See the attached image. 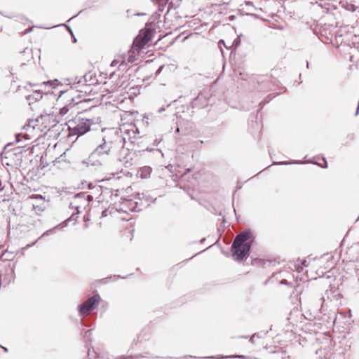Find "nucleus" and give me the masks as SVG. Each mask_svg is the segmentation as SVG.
Instances as JSON below:
<instances>
[{
	"label": "nucleus",
	"mask_w": 359,
	"mask_h": 359,
	"mask_svg": "<svg viewBox=\"0 0 359 359\" xmlns=\"http://www.w3.org/2000/svg\"><path fill=\"white\" fill-rule=\"evenodd\" d=\"M112 142L107 141L106 137H102V143L90 154L88 158L83 160V164L93 167L101 166L104 161L109 158Z\"/></svg>",
	"instance_id": "nucleus-2"
},
{
	"label": "nucleus",
	"mask_w": 359,
	"mask_h": 359,
	"mask_svg": "<svg viewBox=\"0 0 359 359\" xmlns=\"http://www.w3.org/2000/svg\"><path fill=\"white\" fill-rule=\"evenodd\" d=\"M88 346V344L87 345ZM86 359H105L103 355H97V353L93 350L91 351L90 348L88 346V357Z\"/></svg>",
	"instance_id": "nucleus-17"
},
{
	"label": "nucleus",
	"mask_w": 359,
	"mask_h": 359,
	"mask_svg": "<svg viewBox=\"0 0 359 359\" xmlns=\"http://www.w3.org/2000/svg\"><path fill=\"white\" fill-rule=\"evenodd\" d=\"M87 199L88 201H91L93 200V196L90 195H88Z\"/></svg>",
	"instance_id": "nucleus-33"
},
{
	"label": "nucleus",
	"mask_w": 359,
	"mask_h": 359,
	"mask_svg": "<svg viewBox=\"0 0 359 359\" xmlns=\"http://www.w3.org/2000/svg\"><path fill=\"white\" fill-rule=\"evenodd\" d=\"M325 299L323 297H320L318 299L311 297L308 302V306L310 310L315 314L323 313V302Z\"/></svg>",
	"instance_id": "nucleus-14"
},
{
	"label": "nucleus",
	"mask_w": 359,
	"mask_h": 359,
	"mask_svg": "<svg viewBox=\"0 0 359 359\" xmlns=\"http://www.w3.org/2000/svg\"><path fill=\"white\" fill-rule=\"evenodd\" d=\"M111 97V96L110 95V93H107V94H103L102 95L101 100H102V102H104L107 104L111 102V101L109 100Z\"/></svg>",
	"instance_id": "nucleus-21"
},
{
	"label": "nucleus",
	"mask_w": 359,
	"mask_h": 359,
	"mask_svg": "<svg viewBox=\"0 0 359 359\" xmlns=\"http://www.w3.org/2000/svg\"><path fill=\"white\" fill-rule=\"evenodd\" d=\"M118 65V72H124L121 74L120 73L116 74L114 72V75H116L118 79L116 80L114 86L116 87V90L114 91H122L126 90L130 85V75L127 73V63H126L125 60H122L121 56H116L115 59H114V67Z\"/></svg>",
	"instance_id": "nucleus-5"
},
{
	"label": "nucleus",
	"mask_w": 359,
	"mask_h": 359,
	"mask_svg": "<svg viewBox=\"0 0 359 359\" xmlns=\"http://www.w3.org/2000/svg\"><path fill=\"white\" fill-rule=\"evenodd\" d=\"M285 280H282V281H281V283H282V284L285 283Z\"/></svg>",
	"instance_id": "nucleus-44"
},
{
	"label": "nucleus",
	"mask_w": 359,
	"mask_h": 359,
	"mask_svg": "<svg viewBox=\"0 0 359 359\" xmlns=\"http://www.w3.org/2000/svg\"><path fill=\"white\" fill-rule=\"evenodd\" d=\"M72 39H73V42L74 43H76V39L75 38L74 35H72Z\"/></svg>",
	"instance_id": "nucleus-39"
},
{
	"label": "nucleus",
	"mask_w": 359,
	"mask_h": 359,
	"mask_svg": "<svg viewBox=\"0 0 359 359\" xmlns=\"http://www.w3.org/2000/svg\"><path fill=\"white\" fill-rule=\"evenodd\" d=\"M130 189V187H128V188H127V189H126L127 192H128V191H129Z\"/></svg>",
	"instance_id": "nucleus-43"
},
{
	"label": "nucleus",
	"mask_w": 359,
	"mask_h": 359,
	"mask_svg": "<svg viewBox=\"0 0 359 359\" xmlns=\"http://www.w3.org/2000/svg\"><path fill=\"white\" fill-rule=\"evenodd\" d=\"M323 339L325 341V349L330 348L331 346V337L329 334H323Z\"/></svg>",
	"instance_id": "nucleus-20"
},
{
	"label": "nucleus",
	"mask_w": 359,
	"mask_h": 359,
	"mask_svg": "<svg viewBox=\"0 0 359 359\" xmlns=\"http://www.w3.org/2000/svg\"><path fill=\"white\" fill-rule=\"evenodd\" d=\"M68 30H69V32L71 33L72 35H73V32H72V30L71 29V28L69 27H67Z\"/></svg>",
	"instance_id": "nucleus-38"
},
{
	"label": "nucleus",
	"mask_w": 359,
	"mask_h": 359,
	"mask_svg": "<svg viewBox=\"0 0 359 359\" xmlns=\"http://www.w3.org/2000/svg\"><path fill=\"white\" fill-rule=\"evenodd\" d=\"M189 171V169H187V172H185L182 173V174L180 175V177H183V176H184V175H186V174H187V172H188Z\"/></svg>",
	"instance_id": "nucleus-40"
},
{
	"label": "nucleus",
	"mask_w": 359,
	"mask_h": 359,
	"mask_svg": "<svg viewBox=\"0 0 359 359\" xmlns=\"http://www.w3.org/2000/svg\"><path fill=\"white\" fill-rule=\"evenodd\" d=\"M69 128L73 135L78 136L83 135L90 130V123L89 119L79 120L78 122L69 121Z\"/></svg>",
	"instance_id": "nucleus-11"
},
{
	"label": "nucleus",
	"mask_w": 359,
	"mask_h": 359,
	"mask_svg": "<svg viewBox=\"0 0 359 359\" xmlns=\"http://www.w3.org/2000/svg\"><path fill=\"white\" fill-rule=\"evenodd\" d=\"M70 84L71 88L72 90H75L76 91L81 93L79 95L80 97L88 95L95 94L97 91V88H95V86H93L90 84L85 83L84 82L81 83V80L78 77H76L74 81Z\"/></svg>",
	"instance_id": "nucleus-10"
},
{
	"label": "nucleus",
	"mask_w": 359,
	"mask_h": 359,
	"mask_svg": "<svg viewBox=\"0 0 359 359\" xmlns=\"http://www.w3.org/2000/svg\"><path fill=\"white\" fill-rule=\"evenodd\" d=\"M30 85L32 86L38 87L39 88L34 90L32 94L26 96V99L28 101L29 105L34 102L39 101L42 98L43 94L46 95L53 93L52 90L58 86V81L55 79L53 81H44L41 83H30Z\"/></svg>",
	"instance_id": "nucleus-6"
},
{
	"label": "nucleus",
	"mask_w": 359,
	"mask_h": 359,
	"mask_svg": "<svg viewBox=\"0 0 359 359\" xmlns=\"http://www.w3.org/2000/svg\"><path fill=\"white\" fill-rule=\"evenodd\" d=\"M119 195H121V194L116 193L115 194V198H117Z\"/></svg>",
	"instance_id": "nucleus-42"
},
{
	"label": "nucleus",
	"mask_w": 359,
	"mask_h": 359,
	"mask_svg": "<svg viewBox=\"0 0 359 359\" xmlns=\"http://www.w3.org/2000/svg\"><path fill=\"white\" fill-rule=\"evenodd\" d=\"M172 167H173L172 165L169 164L168 165L166 166V168L168 169L170 172H172L171 169Z\"/></svg>",
	"instance_id": "nucleus-32"
},
{
	"label": "nucleus",
	"mask_w": 359,
	"mask_h": 359,
	"mask_svg": "<svg viewBox=\"0 0 359 359\" xmlns=\"http://www.w3.org/2000/svg\"><path fill=\"white\" fill-rule=\"evenodd\" d=\"M90 100V99L83 98L82 100L76 101L74 98H72L71 101L68 104L60 109V114L64 116L67 114L69 110L73 109L74 107H76L78 109H83V105Z\"/></svg>",
	"instance_id": "nucleus-12"
},
{
	"label": "nucleus",
	"mask_w": 359,
	"mask_h": 359,
	"mask_svg": "<svg viewBox=\"0 0 359 359\" xmlns=\"http://www.w3.org/2000/svg\"><path fill=\"white\" fill-rule=\"evenodd\" d=\"M255 335V334H253V335L250 337V341L252 343V342H253V341H254Z\"/></svg>",
	"instance_id": "nucleus-37"
},
{
	"label": "nucleus",
	"mask_w": 359,
	"mask_h": 359,
	"mask_svg": "<svg viewBox=\"0 0 359 359\" xmlns=\"http://www.w3.org/2000/svg\"><path fill=\"white\" fill-rule=\"evenodd\" d=\"M110 130V128H102L101 130H102V132H104L106 130Z\"/></svg>",
	"instance_id": "nucleus-36"
},
{
	"label": "nucleus",
	"mask_w": 359,
	"mask_h": 359,
	"mask_svg": "<svg viewBox=\"0 0 359 359\" xmlns=\"http://www.w3.org/2000/svg\"><path fill=\"white\" fill-rule=\"evenodd\" d=\"M24 137H25V138L26 140H29V139H30V138L29 137V135H28V134H25V135H24Z\"/></svg>",
	"instance_id": "nucleus-41"
},
{
	"label": "nucleus",
	"mask_w": 359,
	"mask_h": 359,
	"mask_svg": "<svg viewBox=\"0 0 359 359\" xmlns=\"http://www.w3.org/2000/svg\"><path fill=\"white\" fill-rule=\"evenodd\" d=\"M115 113L118 117L121 118V121L123 122L125 119H126V116H131V114H128V111L121 112L120 111H114Z\"/></svg>",
	"instance_id": "nucleus-19"
},
{
	"label": "nucleus",
	"mask_w": 359,
	"mask_h": 359,
	"mask_svg": "<svg viewBox=\"0 0 359 359\" xmlns=\"http://www.w3.org/2000/svg\"><path fill=\"white\" fill-rule=\"evenodd\" d=\"M101 297L100 294L96 293L79 305L78 313L79 316L85 317L89 315L93 310L97 309Z\"/></svg>",
	"instance_id": "nucleus-7"
},
{
	"label": "nucleus",
	"mask_w": 359,
	"mask_h": 359,
	"mask_svg": "<svg viewBox=\"0 0 359 359\" xmlns=\"http://www.w3.org/2000/svg\"><path fill=\"white\" fill-rule=\"evenodd\" d=\"M152 31L150 29L141 30L139 34L133 41L131 48L128 50L127 60L128 63H132L137 60L142 49L145 45L151 40Z\"/></svg>",
	"instance_id": "nucleus-3"
},
{
	"label": "nucleus",
	"mask_w": 359,
	"mask_h": 359,
	"mask_svg": "<svg viewBox=\"0 0 359 359\" xmlns=\"http://www.w3.org/2000/svg\"><path fill=\"white\" fill-rule=\"evenodd\" d=\"M98 78H102V76L100 74L97 76L95 72L90 71L79 79L81 80V83L84 82L85 83L90 84L95 86V88H97V86L102 83Z\"/></svg>",
	"instance_id": "nucleus-13"
},
{
	"label": "nucleus",
	"mask_w": 359,
	"mask_h": 359,
	"mask_svg": "<svg viewBox=\"0 0 359 359\" xmlns=\"http://www.w3.org/2000/svg\"><path fill=\"white\" fill-rule=\"evenodd\" d=\"M76 209L78 211L77 213L72 214V216L65 222V223H67L69 220H74L77 218V215L79 213V207H76ZM65 226H67V224H65Z\"/></svg>",
	"instance_id": "nucleus-24"
},
{
	"label": "nucleus",
	"mask_w": 359,
	"mask_h": 359,
	"mask_svg": "<svg viewBox=\"0 0 359 359\" xmlns=\"http://www.w3.org/2000/svg\"><path fill=\"white\" fill-rule=\"evenodd\" d=\"M82 324H83V325H85V323H84V321H83V320H82Z\"/></svg>",
	"instance_id": "nucleus-45"
},
{
	"label": "nucleus",
	"mask_w": 359,
	"mask_h": 359,
	"mask_svg": "<svg viewBox=\"0 0 359 359\" xmlns=\"http://www.w3.org/2000/svg\"><path fill=\"white\" fill-rule=\"evenodd\" d=\"M30 198L32 199L40 200L42 202H44V200H45L44 197L40 194H33L30 196Z\"/></svg>",
	"instance_id": "nucleus-23"
},
{
	"label": "nucleus",
	"mask_w": 359,
	"mask_h": 359,
	"mask_svg": "<svg viewBox=\"0 0 359 359\" xmlns=\"http://www.w3.org/2000/svg\"><path fill=\"white\" fill-rule=\"evenodd\" d=\"M163 66H161V67L158 68V69L157 70V74H159V73L161 72V70H162V69H163Z\"/></svg>",
	"instance_id": "nucleus-34"
},
{
	"label": "nucleus",
	"mask_w": 359,
	"mask_h": 359,
	"mask_svg": "<svg viewBox=\"0 0 359 359\" xmlns=\"http://www.w3.org/2000/svg\"><path fill=\"white\" fill-rule=\"evenodd\" d=\"M41 122L42 124H44V128L50 130V128L55 126L57 123V121L49 114L46 115H41L35 120H29L28 123L23 126V128L27 130V131L31 132V130H34L38 126L37 123Z\"/></svg>",
	"instance_id": "nucleus-9"
},
{
	"label": "nucleus",
	"mask_w": 359,
	"mask_h": 359,
	"mask_svg": "<svg viewBox=\"0 0 359 359\" xmlns=\"http://www.w3.org/2000/svg\"><path fill=\"white\" fill-rule=\"evenodd\" d=\"M228 358H245L246 357L245 355H236L229 356Z\"/></svg>",
	"instance_id": "nucleus-28"
},
{
	"label": "nucleus",
	"mask_w": 359,
	"mask_h": 359,
	"mask_svg": "<svg viewBox=\"0 0 359 359\" xmlns=\"http://www.w3.org/2000/svg\"><path fill=\"white\" fill-rule=\"evenodd\" d=\"M1 346V348H3V349H4V351L5 352H6V353H7V352L8 351V348H7L6 347H4V346Z\"/></svg>",
	"instance_id": "nucleus-35"
},
{
	"label": "nucleus",
	"mask_w": 359,
	"mask_h": 359,
	"mask_svg": "<svg viewBox=\"0 0 359 359\" xmlns=\"http://www.w3.org/2000/svg\"><path fill=\"white\" fill-rule=\"evenodd\" d=\"M45 203L42 202L40 205H33V208L36 211L43 212L45 210Z\"/></svg>",
	"instance_id": "nucleus-22"
},
{
	"label": "nucleus",
	"mask_w": 359,
	"mask_h": 359,
	"mask_svg": "<svg viewBox=\"0 0 359 359\" xmlns=\"http://www.w3.org/2000/svg\"><path fill=\"white\" fill-rule=\"evenodd\" d=\"M61 225H62V224H60V225H57V226H56L55 227H53V229H50L49 230L46 231L38 239H36V241H34V242H32V243H31L29 244H27L26 246L22 248V250H23L27 249V248L33 246L34 245H35L37 243V241L40 238H43L44 236H49L55 229H57L58 226H60Z\"/></svg>",
	"instance_id": "nucleus-16"
},
{
	"label": "nucleus",
	"mask_w": 359,
	"mask_h": 359,
	"mask_svg": "<svg viewBox=\"0 0 359 359\" xmlns=\"http://www.w3.org/2000/svg\"><path fill=\"white\" fill-rule=\"evenodd\" d=\"M92 330L93 329H89L88 330H85L83 329L81 330V335L83 337V338L86 340L87 342H91L92 341Z\"/></svg>",
	"instance_id": "nucleus-18"
},
{
	"label": "nucleus",
	"mask_w": 359,
	"mask_h": 359,
	"mask_svg": "<svg viewBox=\"0 0 359 359\" xmlns=\"http://www.w3.org/2000/svg\"><path fill=\"white\" fill-rule=\"evenodd\" d=\"M163 138L162 137H160V138H156L154 140V142H153V145L154 146H157L161 141H162Z\"/></svg>",
	"instance_id": "nucleus-26"
},
{
	"label": "nucleus",
	"mask_w": 359,
	"mask_h": 359,
	"mask_svg": "<svg viewBox=\"0 0 359 359\" xmlns=\"http://www.w3.org/2000/svg\"><path fill=\"white\" fill-rule=\"evenodd\" d=\"M302 164V162L299 161H293V162H282L280 164L287 165V164Z\"/></svg>",
	"instance_id": "nucleus-25"
},
{
	"label": "nucleus",
	"mask_w": 359,
	"mask_h": 359,
	"mask_svg": "<svg viewBox=\"0 0 359 359\" xmlns=\"http://www.w3.org/2000/svg\"><path fill=\"white\" fill-rule=\"evenodd\" d=\"M250 233L246 231L241 232L236 236L231 245L233 256L236 257V259L242 260L248 255L251 244L247 241L250 239Z\"/></svg>",
	"instance_id": "nucleus-4"
},
{
	"label": "nucleus",
	"mask_w": 359,
	"mask_h": 359,
	"mask_svg": "<svg viewBox=\"0 0 359 359\" xmlns=\"http://www.w3.org/2000/svg\"><path fill=\"white\" fill-rule=\"evenodd\" d=\"M109 212L108 210H104L102 211V217H106L107 216V212Z\"/></svg>",
	"instance_id": "nucleus-30"
},
{
	"label": "nucleus",
	"mask_w": 359,
	"mask_h": 359,
	"mask_svg": "<svg viewBox=\"0 0 359 359\" xmlns=\"http://www.w3.org/2000/svg\"><path fill=\"white\" fill-rule=\"evenodd\" d=\"M21 136L20 134H16L15 135V137H16V142H20V137Z\"/></svg>",
	"instance_id": "nucleus-31"
},
{
	"label": "nucleus",
	"mask_w": 359,
	"mask_h": 359,
	"mask_svg": "<svg viewBox=\"0 0 359 359\" xmlns=\"http://www.w3.org/2000/svg\"><path fill=\"white\" fill-rule=\"evenodd\" d=\"M152 169L149 166H143L140 168L137 173V177L142 179H147L150 177Z\"/></svg>",
	"instance_id": "nucleus-15"
},
{
	"label": "nucleus",
	"mask_w": 359,
	"mask_h": 359,
	"mask_svg": "<svg viewBox=\"0 0 359 359\" xmlns=\"http://www.w3.org/2000/svg\"><path fill=\"white\" fill-rule=\"evenodd\" d=\"M322 160L323 161V164H321V163H318V164L320 166H321L322 168H327V161H326L325 158H323Z\"/></svg>",
	"instance_id": "nucleus-27"
},
{
	"label": "nucleus",
	"mask_w": 359,
	"mask_h": 359,
	"mask_svg": "<svg viewBox=\"0 0 359 359\" xmlns=\"http://www.w3.org/2000/svg\"><path fill=\"white\" fill-rule=\"evenodd\" d=\"M143 194H137L135 197L136 199H138L140 201H134L130 198H126L123 196H121V199L122 201H115L114 202V209H115L116 212L118 214H123L124 215L121 218L123 220L129 221L130 217H129V212L133 211H140L142 208L148 205V203H144L142 201V197H144Z\"/></svg>",
	"instance_id": "nucleus-1"
},
{
	"label": "nucleus",
	"mask_w": 359,
	"mask_h": 359,
	"mask_svg": "<svg viewBox=\"0 0 359 359\" xmlns=\"http://www.w3.org/2000/svg\"><path fill=\"white\" fill-rule=\"evenodd\" d=\"M32 27L27 29L26 30H25L23 32L22 35H25V34L29 33L30 32H32Z\"/></svg>",
	"instance_id": "nucleus-29"
},
{
	"label": "nucleus",
	"mask_w": 359,
	"mask_h": 359,
	"mask_svg": "<svg viewBox=\"0 0 359 359\" xmlns=\"http://www.w3.org/2000/svg\"><path fill=\"white\" fill-rule=\"evenodd\" d=\"M137 129L135 125L126 122L119 125L118 130L116 131L117 137L120 138V141L123 140V142L127 141L133 142L132 139L136 136Z\"/></svg>",
	"instance_id": "nucleus-8"
}]
</instances>
